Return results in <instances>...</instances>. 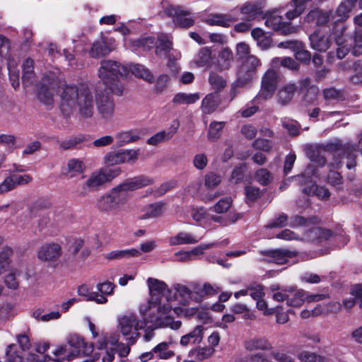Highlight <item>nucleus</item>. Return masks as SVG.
Returning a JSON list of instances; mask_svg holds the SVG:
<instances>
[{
	"label": "nucleus",
	"mask_w": 362,
	"mask_h": 362,
	"mask_svg": "<svg viewBox=\"0 0 362 362\" xmlns=\"http://www.w3.org/2000/svg\"><path fill=\"white\" fill-rule=\"evenodd\" d=\"M163 13L168 17L173 18L174 24L181 28H189L194 25V21L190 13L184 11L180 6L168 5L163 7Z\"/></svg>",
	"instance_id": "nucleus-11"
},
{
	"label": "nucleus",
	"mask_w": 362,
	"mask_h": 362,
	"mask_svg": "<svg viewBox=\"0 0 362 362\" xmlns=\"http://www.w3.org/2000/svg\"><path fill=\"white\" fill-rule=\"evenodd\" d=\"M260 65V60L257 57L254 55H249L245 59H243L238 76L244 78L250 83Z\"/></svg>",
	"instance_id": "nucleus-13"
},
{
	"label": "nucleus",
	"mask_w": 362,
	"mask_h": 362,
	"mask_svg": "<svg viewBox=\"0 0 362 362\" xmlns=\"http://www.w3.org/2000/svg\"><path fill=\"white\" fill-rule=\"evenodd\" d=\"M95 106L99 117L105 122L112 119L115 115L114 98L106 90H97L95 93Z\"/></svg>",
	"instance_id": "nucleus-8"
},
{
	"label": "nucleus",
	"mask_w": 362,
	"mask_h": 362,
	"mask_svg": "<svg viewBox=\"0 0 362 362\" xmlns=\"http://www.w3.org/2000/svg\"><path fill=\"white\" fill-rule=\"evenodd\" d=\"M180 127L177 119L173 121L168 130H163L153 135L147 140V144L151 146H157L159 144L169 141L177 133Z\"/></svg>",
	"instance_id": "nucleus-18"
},
{
	"label": "nucleus",
	"mask_w": 362,
	"mask_h": 362,
	"mask_svg": "<svg viewBox=\"0 0 362 362\" xmlns=\"http://www.w3.org/2000/svg\"><path fill=\"white\" fill-rule=\"evenodd\" d=\"M251 35L256 41L257 45L262 49H267L272 45V38L262 28H255L252 30Z\"/></svg>",
	"instance_id": "nucleus-31"
},
{
	"label": "nucleus",
	"mask_w": 362,
	"mask_h": 362,
	"mask_svg": "<svg viewBox=\"0 0 362 362\" xmlns=\"http://www.w3.org/2000/svg\"><path fill=\"white\" fill-rule=\"evenodd\" d=\"M62 255V246L57 243L42 245L37 252V257L44 262H55Z\"/></svg>",
	"instance_id": "nucleus-14"
},
{
	"label": "nucleus",
	"mask_w": 362,
	"mask_h": 362,
	"mask_svg": "<svg viewBox=\"0 0 362 362\" xmlns=\"http://www.w3.org/2000/svg\"><path fill=\"white\" fill-rule=\"evenodd\" d=\"M350 40L351 41L350 47L352 54L354 56L362 54V33L356 32L354 38Z\"/></svg>",
	"instance_id": "nucleus-55"
},
{
	"label": "nucleus",
	"mask_w": 362,
	"mask_h": 362,
	"mask_svg": "<svg viewBox=\"0 0 362 362\" xmlns=\"http://www.w3.org/2000/svg\"><path fill=\"white\" fill-rule=\"evenodd\" d=\"M279 81L278 73L269 69L265 72L262 79L261 90L256 96L257 100H267L271 98L277 87Z\"/></svg>",
	"instance_id": "nucleus-10"
},
{
	"label": "nucleus",
	"mask_w": 362,
	"mask_h": 362,
	"mask_svg": "<svg viewBox=\"0 0 362 362\" xmlns=\"http://www.w3.org/2000/svg\"><path fill=\"white\" fill-rule=\"evenodd\" d=\"M351 294L352 297L343 300L344 308L351 309L356 303H358L359 307L362 309V286L357 285L354 286L351 291Z\"/></svg>",
	"instance_id": "nucleus-38"
},
{
	"label": "nucleus",
	"mask_w": 362,
	"mask_h": 362,
	"mask_svg": "<svg viewBox=\"0 0 362 362\" xmlns=\"http://www.w3.org/2000/svg\"><path fill=\"white\" fill-rule=\"evenodd\" d=\"M12 254V250L10 247H4L0 251V274L6 271L10 264L9 257Z\"/></svg>",
	"instance_id": "nucleus-54"
},
{
	"label": "nucleus",
	"mask_w": 362,
	"mask_h": 362,
	"mask_svg": "<svg viewBox=\"0 0 362 362\" xmlns=\"http://www.w3.org/2000/svg\"><path fill=\"white\" fill-rule=\"evenodd\" d=\"M185 316V309L180 307H175L174 308L170 305V303H166L163 305H158L157 308V313L151 315L149 320L153 322L155 327H170L172 329H179L182 326V322L180 320L175 321L173 320L175 316Z\"/></svg>",
	"instance_id": "nucleus-4"
},
{
	"label": "nucleus",
	"mask_w": 362,
	"mask_h": 362,
	"mask_svg": "<svg viewBox=\"0 0 362 362\" xmlns=\"http://www.w3.org/2000/svg\"><path fill=\"white\" fill-rule=\"evenodd\" d=\"M220 103L219 96L216 93H210L202 100L201 109L204 114L214 112Z\"/></svg>",
	"instance_id": "nucleus-33"
},
{
	"label": "nucleus",
	"mask_w": 362,
	"mask_h": 362,
	"mask_svg": "<svg viewBox=\"0 0 362 362\" xmlns=\"http://www.w3.org/2000/svg\"><path fill=\"white\" fill-rule=\"evenodd\" d=\"M287 298V305L291 307H300L305 303L306 291L303 289L296 290L293 287L289 288Z\"/></svg>",
	"instance_id": "nucleus-32"
},
{
	"label": "nucleus",
	"mask_w": 362,
	"mask_h": 362,
	"mask_svg": "<svg viewBox=\"0 0 362 362\" xmlns=\"http://www.w3.org/2000/svg\"><path fill=\"white\" fill-rule=\"evenodd\" d=\"M312 48L319 52H325L329 47L328 38L320 31L315 30L309 36Z\"/></svg>",
	"instance_id": "nucleus-27"
},
{
	"label": "nucleus",
	"mask_w": 362,
	"mask_h": 362,
	"mask_svg": "<svg viewBox=\"0 0 362 362\" xmlns=\"http://www.w3.org/2000/svg\"><path fill=\"white\" fill-rule=\"evenodd\" d=\"M234 61L232 50L228 47L221 49L218 53L214 66L219 71L228 70Z\"/></svg>",
	"instance_id": "nucleus-21"
},
{
	"label": "nucleus",
	"mask_w": 362,
	"mask_h": 362,
	"mask_svg": "<svg viewBox=\"0 0 362 362\" xmlns=\"http://www.w3.org/2000/svg\"><path fill=\"white\" fill-rule=\"evenodd\" d=\"M116 138L119 146L125 144L132 143L136 141L139 136L132 131L122 132L117 134Z\"/></svg>",
	"instance_id": "nucleus-57"
},
{
	"label": "nucleus",
	"mask_w": 362,
	"mask_h": 362,
	"mask_svg": "<svg viewBox=\"0 0 362 362\" xmlns=\"http://www.w3.org/2000/svg\"><path fill=\"white\" fill-rule=\"evenodd\" d=\"M80 352V349H73L69 351L67 349V346L64 345L57 348L53 351V354L57 356H64L62 358L57 359V362H62L65 359L69 361L73 360L76 356L79 355Z\"/></svg>",
	"instance_id": "nucleus-44"
},
{
	"label": "nucleus",
	"mask_w": 362,
	"mask_h": 362,
	"mask_svg": "<svg viewBox=\"0 0 362 362\" xmlns=\"http://www.w3.org/2000/svg\"><path fill=\"white\" fill-rule=\"evenodd\" d=\"M264 6L265 3L263 0L250 1L240 6V12L243 15L245 21H251L262 13Z\"/></svg>",
	"instance_id": "nucleus-16"
},
{
	"label": "nucleus",
	"mask_w": 362,
	"mask_h": 362,
	"mask_svg": "<svg viewBox=\"0 0 362 362\" xmlns=\"http://www.w3.org/2000/svg\"><path fill=\"white\" fill-rule=\"evenodd\" d=\"M146 282L151 298L146 305L140 307V313L149 320L151 315L157 313L158 305L174 301L176 296L164 281L150 277Z\"/></svg>",
	"instance_id": "nucleus-2"
},
{
	"label": "nucleus",
	"mask_w": 362,
	"mask_h": 362,
	"mask_svg": "<svg viewBox=\"0 0 362 362\" xmlns=\"http://www.w3.org/2000/svg\"><path fill=\"white\" fill-rule=\"evenodd\" d=\"M244 347L249 351L256 350L269 351L273 348L269 340L263 337H253L247 339L244 342Z\"/></svg>",
	"instance_id": "nucleus-25"
},
{
	"label": "nucleus",
	"mask_w": 362,
	"mask_h": 362,
	"mask_svg": "<svg viewBox=\"0 0 362 362\" xmlns=\"http://www.w3.org/2000/svg\"><path fill=\"white\" fill-rule=\"evenodd\" d=\"M172 48V42L166 34H159L158 36V44L156 45V53L157 55L167 56Z\"/></svg>",
	"instance_id": "nucleus-40"
},
{
	"label": "nucleus",
	"mask_w": 362,
	"mask_h": 362,
	"mask_svg": "<svg viewBox=\"0 0 362 362\" xmlns=\"http://www.w3.org/2000/svg\"><path fill=\"white\" fill-rule=\"evenodd\" d=\"M174 289L178 293L180 297L183 298L184 300H187L190 298L192 300L193 296V289L189 288L186 285L176 284L174 285Z\"/></svg>",
	"instance_id": "nucleus-62"
},
{
	"label": "nucleus",
	"mask_w": 362,
	"mask_h": 362,
	"mask_svg": "<svg viewBox=\"0 0 362 362\" xmlns=\"http://www.w3.org/2000/svg\"><path fill=\"white\" fill-rule=\"evenodd\" d=\"M237 21V18L229 13H215L211 14L206 20V23L210 25H218L228 28L233 22Z\"/></svg>",
	"instance_id": "nucleus-28"
},
{
	"label": "nucleus",
	"mask_w": 362,
	"mask_h": 362,
	"mask_svg": "<svg viewBox=\"0 0 362 362\" xmlns=\"http://www.w3.org/2000/svg\"><path fill=\"white\" fill-rule=\"evenodd\" d=\"M115 287V284L110 281H105L102 283H98L96 285L98 295L103 297L104 298H107V296H112L114 293Z\"/></svg>",
	"instance_id": "nucleus-51"
},
{
	"label": "nucleus",
	"mask_w": 362,
	"mask_h": 362,
	"mask_svg": "<svg viewBox=\"0 0 362 362\" xmlns=\"http://www.w3.org/2000/svg\"><path fill=\"white\" fill-rule=\"evenodd\" d=\"M104 184H105V182L100 170L93 172L81 185V195L86 196L90 192L97 191Z\"/></svg>",
	"instance_id": "nucleus-19"
},
{
	"label": "nucleus",
	"mask_w": 362,
	"mask_h": 362,
	"mask_svg": "<svg viewBox=\"0 0 362 362\" xmlns=\"http://www.w3.org/2000/svg\"><path fill=\"white\" fill-rule=\"evenodd\" d=\"M296 90V86L288 83L282 87L278 92L277 100L281 105L288 104L292 100Z\"/></svg>",
	"instance_id": "nucleus-35"
},
{
	"label": "nucleus",
	"mask_w": 362,
	"mask_h": 362,
	"mask_svg": "<svg viewBox=\"0 0 362 362\" xmlns=\"http://www.w3.org/2000/svg\"><path fill=\"white\" fill-rule=\"evenodd\" d=\"M209 83L213 90L216 93L221 91L227 85L226 80L221 75L211 71L209 76Z\"/></svg>",
	"instance_id": "nucleus-47"
},
{
	"label": "nucleus",
	"mask_w": 362,
	"mask_h": 362,
	"mask_svg": "<svg viewBox=\"0 0 362 362\" xmlns=\"http://www.w3.org/2000/svg\"><path fill=\"white\" fill-rule=\"evenodd\" d=\"M194 64L199 67L209 68L214 66L215 60L211 48L208 47L201 48L194 59Z\"/></svg>",
	"instance_id": "nucleus-24"
},
{
	"label": "nucleus",
	"mask_w": 362,
	"mask_h": 362,
	"mask_svg": "<svg viewBox=\"0 0 362 362\" xmlns=\"http://www.w3.org/2000/svg\"><path fill=\"white\" fill-rule=\"evenodd\" d=\"M282 126L290 135L296 136L299 134L300 125L296 121L284 119L282 120Z\"/></svg>",
	"instance_id": "nucleus-63"
},
{
	"label": "nucleus",
	"mask_w": 362,
	"mask_h": 362,
	"mask_svg": "<svg viewBox=\"0 0 362 362\" xmlns=\"http://www.w3.org/2000/svg\"><path fill=\"white\" fill-rule=\"evenodd\" d=\"M86 170L84 163L78 158H71L68 160L66 166L62 170V173L68 178H73L83 173Z\"/></svg>",
	"instance_id": "nucleus-23"
},
{
	"label": "nucleus",
	"mask_w": 362,
	"mask_h": 362,
	"mask_svg": "<svg viewBox=\"0 0 362 362\" xmlns=\"http://www.w3.org/2000/svg\"><path fill=\"white\" fill-rule=\"evenodd\" d=\"M224 122H212L209 128L207 138L211 141H216L221 136V131L225 127Z\"/></svg>",
	"instance_id": "nucleus-49"
},
{
	"label": "nucleus",
	"mask_w": 362,
	"mask_h": 362,
	"mask_svg": "<svg viewBox=\"0 0 362 362\" xmlns=\"http://www.w3.org/2000/svg\"><path fill=\"white\" fill-rule=\"evenodd\" d=\"M112 50L111 43L107 39L102 37L93 44L89 50V54L93 58H100L109 54Z\"/></svg>",
	"instance_id": "nucleus-22"
},
{
	"label": "nucleus",
	"mask_w": 362,
	"mask_h": 362,
	"mask_svg": "<svg viewBox=\"0 0 362 362\" xmlns=\"http://www.w3.org/2000/svg\"><path fill=\"white\" fill-rule=\"evenodd\" d=\"M172 342H161L156 346L151 352L142 354L143 358H151L153 354L160 359H168L175 356L174 350L171 349Z\"/></svg>",
	"instance_id": "nucleus-20"
},
{
	"label": "nucleus",
	"mask_w": 362,
	"mask_h": 362,
	"mask_svg": "<svg viewBox=\"0 0 362 362\" xmlns=\"http://www.w3.org/2000/svg\"><path fill=\"white\" fill-rule=\"evenodd\" d=\"M191 216L196 222H203L204 226L208 224L209 214L204 207H193L191 210Z\"/></svg>",
	"instance_id": "nucleus-52"
},
{
	"label": "nucleus",
	"mask_w": 362,
	"mask_h": 362,
	"mask_svg": "<svg viewBox=\"0 0 362 362\" xmlns=\"http://www.w3.org/2000/svg\"><path fill=\"white\" fill-rule=\"evenodd\" d=\"M165 203L157 202L148 205L143 214V218H155L160 216L163 213Z\"/></svg>",
	"instance_id": "nucleus-46"
},
{
	"label": "nucleus",
	"mask_w": 362,
	"mask_h": 362,
	"mask_svg": "<svg viewBox=\"0 0 362 362\" xmlns=\"http://www.w3.org/2000/svg\"><path fill=\"white\" fill-rule=\"evenodd\" d=\"M16 142V136L13 134H0V145L6 147L8 150H13Z\"/></svg>",
	"instance_id": "nucleus-61"
},
{
	"label": "nucleus",
	"mask_w": 362,
	"mask_h": 362,
	"mask_svg": "<svg viewBox=\"0 0 362 362\" xmlns=\"http://www.w3.org/2000/svg\"><path fill=\"white\" fill-rule=\"evenodd\" d=\"M303 192L310 195L315 194L319 199H327L329 196V190L324 187H319L315 185H312L310 187H304L303 189Z\"/></svg>",
	"instance_id": "nucleus-48"
},
{
	"label": "nucleus",
	"mask_w": 362,
	"mask_h": 362,
	"mask_svg": "<svg viewBox=\"0 0 362 362\" xmlns=\"http://www.w3.org/2000/svg\"><path fill=\"white\" fill-rule=\"evenodd\" d=\"M272 291V298L277 302L287 301L288 293L291 291L288 289L280 288L278 286L273 285L270 288Z\"/></svg>",
	"instance_id": "nucleus-58"
},
{
	"label": "nucleus",
	"mask_w": 362,
	"mask_h": 362,
	"mask_svg": "<svg viewBox=\"0 0 362 362\" xmlns=\"http://www.w3.org/2000/svg\"><path fill=\"white\" fill-rule=\"evenodd\" d=\"M204 337V327L202 325H197L192 332L183 335L180 339V344L183 346L189 344H199Z\"/></svg>",
	"instance_id": "nucleus-26"
},
{
	"label": "nucleus",
	"mask_w": 362,
	"mask_h": 362,
	"mask_svg": "<svg viewBox=\"0 0 362 362\" xmlns=\"http://www.w3.org/2000/svg\"><path fill=\"white\" fill-rule=\"evenodd\" d=\"M151 183V179L141 175L128 178L117 186L111 189V190L117 196V199H119V201L124 204L129 197V192L146 187Z\"/></svg>",
	"instance_id": "nucleus-7"
},
{
	"label": "nucleus",
	"mask_w": 362,
	"mask_h": 362,
	"mask_svg": "<svg viewBox=\"0 0 362 362\" xmlns=\"http://www.w3.org/2000/svg\"><path fill=\"white\" fill-rule=\"evenodd\" d=\"M221 182V177L214 173H209L204 176V187L207 189H213Z\"/></svg>",
	"instance_id": "nucleus-53"
},
{
	"label": "nucleus",
	"mask_w": 362,
	"mask_h": 362,
	"mask_svg": "<svg viewBox=\"0 0 362 362\" xmlns=\"http://www.w3.org/2000/svg\"><path fill=\"white\" fill-rule=\"evenodd\" d=\"M78 294L83 296L88 301H95L98 304H105L107 302V298H104L98 295L97 291H92L86 285H81L78 288Z\"/></svg>",
	"instance_id": "nucleus-37"
},
{
	"label": "nucleus",
	"mask_w": 362,
	"mask_h": 362,
	"mask_svg": "<svg viewBox=\"0 0 362 362\" xmlns=\"http://www.w3.org/2000/svg\"><path fill=\"white\" fill-rule=\"evenodd\" d=\"M23 76L22 81L24 86H30L32 84L35 73H34V62L33 59H26L22 66Z\"/></svg>",
	"instance_id": "nucleus-39"
},
{
	"label": "nucleus",
	"mask_w": 362,
	"mask_h": 362,
	"mask_svg": "<svg viewBox=\"0 0 362 362\" xmlns=\"http://www.w3.org/2000/svg\"><path fill=\"white\" fill-rule=\"evenodd\" d=\"M129 71L136 77L142 78L149 83L154 82L153 73L144 65L139 64H132L129 66Z\"/></svg>",
	"instance_id": "nucleus-34"
},
{
	"label": "nucleus",
	"mask_w": 362,
	"mask_h": 362,
	"mask_svg": "<svg viewBox=\"0 0 362 362\" xmlns=\"http://www.w3.org/2000/svg\"><path fill=\"white\" fill-rule=\"evenodd\" d=\"M64 86H68L64 81L56 78L52 73L45 75L39 84L37 88V95L38 100L45 105L52 106L54 103V93L61 88L63 91Z\"/></svg>",
	"instance_id": "nucleus-6"
},
{
	"label": "nucleus",
	"mask_w": 362,
	"mask_h": 362,
	"mask_svg": "<svg viewBox=\"0 0 362 362\" xmlns=\"http://www.w3.org/2000/svg\"><path fill=\"white\" fill-rule=\"evenodd\" d=\"M98 73L103 84L111 93L117 95L122 94L124 86L119 81V76L127 75V67L116 61L104 59L100 62Z\"/></svg>",
	"instance_id": "nucleus-3"
},
{
	"label": "nucleus",
	"mask_w": 362,
	"mask_h": 362,
	"mask_svg": "<svg viewBox=\"0 0 362 362\" xmlns=\"http://www.w3.org/2000/svg\"><path fill=\"white\" fill-rule=\"evenodd\" d=\"M357 1L358 0H345L341 2L336 11V14L339 17L337 21H345L349 17V13L354 8Z\"/></svg>",
	"instance_id": "nucleus-42"
},
{
	"label": "nucleus",
	"mask_w": 362,
	"mask_h": 362,
	"mask_svg": "<svg viewBox=\"0 0 362 362\" xmlns=\"http://www.w3.org/2000/svg\"><path fill=\"white\" fill-rule=\"evenodd\" d=\"M199 241L192 234L186 232H181L175 236L170 238L169 243L170 245L194 244Z\"/></svg>",
	"instance_id": "nucleus-41"
},
{
	"label": "nucleus",
	"mask_w": 362,
	"mask_h": 362,
	"mask_svg": "<svg viewBox=\"0 0 362 362\" xmlns=\"http://www.w3.org/2000/svg\"><path fill=\"white\" fill-rule=\"evenodd\" d=\"M262 254L267 257L268 262L276 264H284L286 263L293 264L295 261H293L292 259L296 256L295 252L282 249L263 251Z\"/></svg>",
	"instance_id": "nucleus-15"
},
{
	"label": "nucleus",
	"mask_w": 362,
	"mask_h": 362,
	"mask_svg": "<svg viewBox=\"0 0 362 362\" xmlns=\"http://www.w3.org/2000/svg\"><path fill=\"white\" fill-rule=\"evenodd\" d=\"M264 25L269 29L278 32L282 35L296 33L297 27L292 25L291 23L284 21L281 16L277 15L275 12H270L264 16Z\"/></svg>",
	"instance_id": "nucleus-9"
},
{
	"label": "nucleus",
	"mask_w": 362,
	"mask_h": 362,
	"mask_svg": "<svg viewBox=\"0 0 362 362\" xmlns=\"http://www.w3.org/2000/svg\"><path fill=\"white\" fill-rule=\"evenodd\" d=\"M141 314L142 315L141 320H138L134 314L123 315L118 320L117 328L130 344H133L136 341L139 336L138 330L144 328L148 323H152L151 327H155L153 322L150 321L148 317H145L143 313Z\"/></svg>",
	"instance_id": "nucleus-5"
},
{
	"label": "nucleus",
	"mask_w": 362,
	"mask_h": 362,
	"mask_svg": "<svg viewBox=\"0 0 362 362\" xmlns=\"http://www.w3.org/2000/svg\"><path fill=\"white\" fill-rule=\"evenodd\" d=\"M326 153L327 151L322 146L311 147L308 151V156L313 162L316 163L319 166H324L326 163Z\"/></svg>",
	"instance_id": "nucleus-36"
},
{
	"label": "nucleus",
	"mask_w": 362,
	"mask_h": 362,
	"mask_svg": "<svg viewBox=\"0 0 362 362\" xmlns=\"http://www.w3.org/2000/svg\"><path fill=\"white\" fill-rule=\"evenodd\" d=\"M232 199L230 197H225L220 199L215 205L211 207L210 210L222 214L226 212L231 206Z\"/></svg>",
	"instance_id": "nucleus-60"
},
{
	"label": "nucleus",
	"mask_w": 362,
	"mask_h": 362,
	"mask_svg": "<svg viewBox=\"0 0 362 362\" xmlns=\"http://www.w3.org/2000/svg\"><path fill=\"white\" fill-rule=\"evenodd\" d=\"M139 150L126 149L111 151L104 158V162L107 166H112L124 163H134L138 159Z\"/></svg>",
	"instance_id": "nucleus-12"
},
{
	"label": "nucleus",
	"mask_w": 362,
	"mask_h": 362,
	"mask_svg": "<svg viewBox=\"0 0 362 362\" xmlns=\"http://www.w3.org/2000/svg\"><path fill=\"white\" fill-rule=\"evenodd\" d=\"M0 362H23V358L15 344H10L6 347L4 361Z\"/></svg>",
	"instance_id": "nucleus-50"
},
{
	"label": "nucleus",
	"mask_w": 362,
	"mask_h": 362,
	"mask_svg": "<svg viewBox=\"0 0 362 362\" xmlns=\"http://www.w3.org/2000/svg\"><path fill=\"white\" fill-rule=\"evenodd\" d=\"M330 13L320 9L310 11L305 16V21L308 23H315L317 25L326 24L329 19Z\"/></svg>",
	"instance_id": "nucleus-30"
},
{
	"label": "nucleus",
	"mask_w": 362,
	"mask_h": 362,
	"mask_svg": "<svg viewBox=\"0 0 362 362\" xmlns=\"http://www.w3.org/2000/svg\"><path fill=\"white\" fill-rule=\"evenodd\" d=\"M60 109L64 115L78 110L80 118H91L95 112V100L87 84L64 86L60 93Z\"/></svg>",
	"instance_id": "nucleus-1"
},
{
	"label": "nucleus",
	"mask_w": 362,
	"mask_h": 362,
	"mask_svg": "<svg viewBox=\"0 0 362 362\" xmlns=\"http://www.w3.org/2000/svg\"><path fill=\"white\" fill-rule=\"evenodd\" d=\"M140 255V252L136 249L122 250H113L107 253L105 257L107 259H122L129 258L132 257H138Z\"/></svg>",
	"instance_id": "nucleus-43"
},
{
	"label": "nucleus",
	"mask_w": 362,
	"mask_h": 362,
	"mask_svg": "<svg viewBox=\"0 0 362 362\" xmlns=\"http://www.w3.org/2000/svg\"><path fill=\"white\" fill-rule=\"evenodd\" d=\"M255 179L262 185H267L272 181V177L266 168L257 170L255 174Z\"/></svg>",
	"instance_id": "nucleus-59"
},
{
	"label": "nucleus",
	"mask_w": 362,
	"mask_h": 362,
	"mask_svg": "<svg viewBox=\"0 0 362 362\" xmlns=\"http://www.w3.org/2000/svg\"><path fill=\"white\" fill-rule=\"evenodd\" d=\"M19 274L17 272L16 270L11 272L6 277L4 280V283L6 286L13 290H16L19 286V282L17 279V276H18Z\"/></svg>",
	"instance_id": "nucleus-64"
},
{
	"label": "nucleus",
	"mask_w": 362,
	"mask_h": 362,
	"mask_svg": "<svg viewBox=\"0 0 362 362\" xmlns=\"http://www.w3.org/2000/svg\"><path fill=\"white\" fill-rule=\"evenodd\" d=\"M199 99L198 93H177L173 99V103L175 105H190L195 103Z\"/></svg>",
	"instance_id": "nucleus-45"
},
{
	"label": "nucleus",
	"mask_w": 362,
	"mask_h": 362,
	"mask_svg": "<svg viewBox=\"0 0 362 362\" xmlns=\"http://www.w3.org/2000/svg\"><path fill=\"white\" fill-rule=\"evenodd\" d=\"M122 204L111 189L102 195L97 202L98 209L105 213L115 211Z\"/></svg>",
	"instance_id": "nucleus-17"
},
{
	"label": "nucleus",
	"mask_w": 362,
	"mask_h": 362,
	"mask_svg": "<svg viewBox=\"0 0 362 362\" xmlns=\"http://www.w3.org/2000/svg\"><path fill=\"white\" fill-rule=\"evenodd\" d=\"M298 359L301 362H321L323 357L308 351H302L297 355Z\"/></svg>",
	"instance_id": "nucleus-56"
},
{
	"label": "nucleus",
	"mask_w": 362,
	"mask_h": 362,
	"mask_svg": "<svg viewBox=\"0 0 362 362\" xmlns=\"http://www.w3.org/2000/svg\"><path fill=\"white\" fill-rule=\"evenodd\" d=\"M332 235L329 230H325L320 227H313L306 231L302 240L306 241L325 240Z\"/></svg>",
	"instance_id": "nucleus-29"
}]
</instances>
